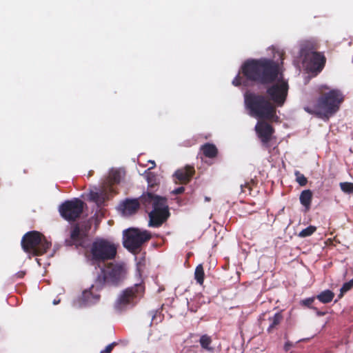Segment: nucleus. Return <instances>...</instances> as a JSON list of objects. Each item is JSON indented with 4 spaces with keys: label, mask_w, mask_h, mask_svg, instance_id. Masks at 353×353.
I'll use <instances>...</instances> for the list:
<instances>
[{
    "label": "nucleus",
    "mask_w": 353,
    "mask_h": 353,
    "mask_svg": "<svg viewBox=\"0 0 353 353\" xmlns=\"http://www.w3.org/2000/svg\"><path fill=\"white\" fill-rule=\"evenodd\" d=\"M241 74L248 81L267 85L266 97L277 107H282L287 99L289 85L280 72L279 63L271 59H250L241 68Z\"/></svg>",
    "instance_id": "f257e3e1"
},
{
    "label": "nucleus",
    "mask_w": 353,
    "mask_h": 353,
    "mask_svg": "<svg viewBox=\"0 0 353 353\" xmlns=\"http://www.w3.org/2000/svg\"><path fill=\"white\" fill-rule=\"evenodd\" d=\"M327 91H322L314 104L306 105L304 110L315 117L327 121L336 114L345 101V94L337 88L329 89L324 87Z\"/></svg>",
    "instance_id": "f03ea898"
},
{
    "label": "nucleus",
    "mask_w": 353,
    "mask_h": 353,
    "mask_svg": "<svg viewBox=\"0 0 353 353\" xmlns=\"http://www.w3.org/2000/svg\"><path fill=\"white\" fill-rule=\"evenodd\" d=\"M244 102L251 117L270 122L279 121V117L276 114L275 105L266 96L254 92L246 93Z\"/></svg>",
    "instance_id": "7ed1b4c3"
},
{
    "label": "nucleus",
    "mask_w": 353,
    "mask_h": 353,
    "mask_svg": "<svg viewBox=\"0 0 353 353\" xmlns=\"http://www.w3.org/2000/svg\"><path fill=\"white\" fill-rule=\"evenodd\" d=\"M141 204L145 208H152L149 212V226L159 228L170 216L168 199L152 192H145L141 196Z\"/></svg>",
    "instance_id": "20e7f679"
},
{
    "label": "nucleus",
    "mask_w": 353,
    "mask_h": 353,
    "mask_svg": "<svg viewBox=\"0 0 353 353\" xmlns=\"http://www.w3.org/2000/svg\"><path fill=\"white\" fill-rule=\"evenodd\" d=\"M318 46L310 41L301 45V56L303 58V63L310 72L319 73L325 67L326 58L323 53L317 52Z\"/></svg>",
    "instance_id": "39448f33"
},
{
    "label": "nucleus",
    "mask_w": 353,
    "mask_h": 353,
    "mask_svg": "<svg viewBox=\"0 0 353 353\" xmlns=\"http://www.w3.org/2000/svg\"><path fill=\"white\" fill-rule=\"evenodd\" d=\"M23 250L33 256H41L46 253L51 243L39 232L32 230L26 233L21 239Z\"/></svg>",
    "instance_id": "423d86ee"
},
{
    "label": "nucleus",
    "mask_w": 353,
    "mask_h": 353,
    "mask_svg": "<svg viewBox=\"0 0 353 353\" xmlns=\"http://www.w3.org/2000/svg\"><path fill=\"white\" fill-rule=\"evenodd\" d=\"M90 254L92 261L99 264L114 259L117 254V246L111 241L97 238L91 245Z\"/></svg>",
    "instance_id": "0eeeda50"
},
{
    "label": "nucleus",
    "mask_w": 353,
    "mask_h": 353,
    "mask_svg": "<svg viewBox=\"0 0 353 353\" xmlns=\"http://www.w3.org/2000/svg\"><path fill=\"white\" fill-rule=\"evenodd\" d=\"M145 288L141 284H135L123 290L115 303V308L120 312L134 307L143 296Z\"/></svg>",
    "instance_id": "6e6552de"
},
{
    "label": "nucleus",
    "mask_w": 353,
    "mask_h": 353,
    "mask_svg": "<svg viewBox=\"0 0 353 353\" xmlns=\"http://www.w3.org/2000/svg\"><path fill=\"white\" fill-rule=\"evenodd\" d=\"M125 270L123 266L119 263H108L97 277L96 285L103 286L105 284L117 285L123 279Z\"/></svg>",
    "instance_id": "1a4fd4ad"
},
{
    "label": "nucleus",
    "mask_w": 353,
    "mask_h": 353,
    "mask_svg": "<svg viewBox=\"0 0 353 353\" xmlns=\"http://www.w3.org/2000/svg\"><path fill=\"white\" fill-rule=\"evenodd\" d=\"M151 234L146 230L129 228L123 231V246L130 252L137 253L142 245L151 239Z\"/></svg>",
    "instance_id": "9d476101"
},
{
    "label": "nucleus",
    "mask_w": 353,
    "mask_h": 353,
    "mask_svg": "<svg viewBox=\"0 0 353 353\" xmlns=\"http://www.w3.org/2000/svg\"><path fill=\"white\" fill-rule=\"evenodd\" d=\"M85 203L78 198L67 200L59 206V212L65 221L72 222L77 221L83 211Z\"/></svg>",
    "instance_id": "9b49d317"
},
{
    "label": "nucleus",
    "mask_w": 353,
    "mask_h": 353,
    "mask_svg": "<svg viewBox=\"0 0 353 353\" xmlns=\"http://www.w3.org/2000/svg\"><path fill=\"white\" fill-rule=\"evenodd\" d=\"M88 230L86 227L80 226L79 223L72 225L70 229L69 237L65 239V245L83 247L88 236Z\"/></svg>",
    "instance_id": "f8f14e48"
},
{
    "label": "nucleus",
    "mask_w": 353,
    "mask_h": 353,
    "mask_svg": "<svg viewBox=\"0 0 353 353\" xmlns=\"http://www.w3.org/2000/svg\"><path fill=\"white\" fill-rule=\"evenodd\" d=\"M268 121L266 120L259 121L254 128L262 145L266 148L268 147V143L274 133V128Z\"/></svg>",
    "instance_id": "ddd939ff"
},
{
    "label": "nucleus",
    "mask_w": 353,
    "mask_h": 353,
    "mask_svg": "<svg viewBox=\"0 0 353 353\" xmlns=\"http://www.w3.org/2000/svg\"><path fill=\"white\" fill-rule=\"evenodd\" d=\"M141 204V196L139 199H126L121 205V208L124 215L131 216L137 212Z\"/></svg>",
    "instance_id": "4468645a"
},
{
    "label": "nucleus",
    "mask_w": 353,
    "mask_h": 353,
    "mask_svg": "<svg viewBox=\"0 0 353 353\" xmlns=\"http://www.w3.org/2000/svg\"><path fill=\"white\" fill-rule=\"evenodd\" d=\"M194 172L193 166L186 165L183 168L177 170L174 173V176L181 184H187L190 181Z\"/></svg>",
    "instance_id": "2eb2a0df"
},
{
    "label": "nucleus",
    "mask_w": 353,
    "mask_h": 353,
    "mask_svg": "<svg viewBox=\"0 0 353 353\" xmlns=\"http://www.w3.org/2000/svg\"><path fill=\"white\" fill-rule=\"evenodd\" d=\"M94 287L92 285L90 289L85 290L82 292L80 300L83 305H91L97 303L100 298V295L93 292Z\"/></svg>",
    "instance_id": "dca6fc26"
},
{
    "label": "nucleus",
    "mask_w": 353,
    "mask_h": 353,
    "mask_svg": "<svg viewBox=\"0 0 353 353\" xmlns=\"http://www.w3.org/2000/svg\"><path fill=\"white\" fill-rule=\"evenodd\" d=\"M312 198L313 193L310 190H304L301 192L299 200L305 212L310 210Z\"/></svg>",
    "instance_id": "f3484780"
},
{
    "label": "nucleus",
    "mask_w": 353,
    "mask_h": 353,
    "mask_svg": "<svg viewBox=\"0 0 353 353\" xmlns=\"http://www.w3.org/2000/svg\"><path fill=\"white\" fill-rule=\"evenodd\" d=\"M200 150L205 157L210 159L216 157L218 154V150L216 145L210 143L202 145Z\"/></svg>",
    "instance_id": "a211bd4d"
},
{
    "label": "nucleus",
    "mask_w": 353,
    "mask_h": 353,
    "mask_svg": "<svg viewBox=\"0 0 353 353\" xmlns=\"http://www.w3.org/2000/svg\"><path fill=\"white\" fill-rule=\"evenodd\" d=\"M283 320V316L281 312H277L273 316H270L268 321L270 322L269 327L267 329L268 333H272L274 330L277 329V327Z\"/></svg>",
    "instance_id": "6ab92c4d"
},
{
    "label": "nucleus",
    "mask_w": 353,
    "mask_h": 353,
    "mask_svg": "<svg viewBox=\"0 0 353 353\" xmlns=\"http://www.w3.org/2000/svg\"><path fill=\"white\" fill-rule=\"evenodd\" d=\"M145 176L149 190L148 192H152L155 190L156 187L159 186V180L157 174L152 172H146Z\"/></svg>",
    "instance_id": "aec40b11"
},
{
    "label": "nucleus",
    "mask_w": 353,
    "mask_h": 353,
    "mask_svg": "<svg viewBox=\"0 0 353 353\" xmlns=\"http://www.w3.org/2000/svg\"><path fill=\"white\" fill-rule=\"evenodd\" d=\"M212 343V337L208 334H203L199 339V343L201 347L207 351L211 352L213 347H211Z\"/></svg>",
    "instance_id": "412c9836"
},
{
    "label": "nucleus",
    "mask_w": 353,
    "mask_h": 353,
    "mask_svg": "<svg viewBox=\"0 0 353 353\" xmlns=\"http://www.w3.org/2000/svg\"><path fill=\"white\" fill-rule=\"evenodd\" d=\"M334 297V293L330 290H326L321 292L318 296L317 299L323 303H330Z\"/></svg>",
    "instance_id": "4be33fe9"
},
{
    "label": "nucleus",
    "mask_w": 353,
    "mask_h": 353,
    "mask_svg": "<svg viewBox=\"0 0 353 353\" xmlns=\"http://www.w3.org/2000/svg\"><path fill=\"white\" fill-rule=\"evenodd\" d=\"M204 270L201 264L196 266L194 272V278L198 283L202 285L204 281Z\"/></svg>",
    "instance_id": "5701e85b"
},
{
    "label": "nucleus",
    "mask_w": 353,
    "mask_h": 353,
    "mask_svg": "<svg viewBox=\"0 0 353 353\" xmlns=\"http://www.w3.org/2000/svg\"><path fill=\"white\" fill-rule=\"evenodd\" d=\"M103 192H92L90 194V199L97 204H101L104 202L105 197Z\"/></svg>",
    "instance_id": "b1692460"
},
{
    "label": "nucleus",
    "mask_w": 353,
    "mask_h": 353,
    "mask_svg": "<svg viewBox=\"0 0 353 353\" xmlns=\"http://www.w3.org/2000/svg\"><path fill=\"white\" fill-rule=\"evenodd\" d=\"M110 181L112 184L119 183L121 179L120 171L115 170H112L109 175Z\"/></svg>",
    "instance_id": "393cba45"
},
{
    "label": "nucleus",
    "mask_w": 353,
    "mask_h": 353,
    "mask_svg": "<svg viewBox=\"0 0 353 353\" xmlns=\"http://www.w3.org/2000/svg\"><path fill=\"white\" fill-rule=\"evenodd\" d=\"M316 230V227L314 225H310L306 228L302 230L299 234V236L301 238H305L311 236L313 233H314Z\"/></svg>",
    "instance_id": "a878e982"
},
{
    "label": "nucleus",
    "mask_w": 353,
    "mask_h": 353,
    "mask_svg": "<svg viewBox=\"0 0 353 353\" xmlns=\"http://www.w3.org/2000/svg\"><path fill=\"white\" fill-rule=\"evenodd\" d=\"M353 288V279L350 280L348 282L343 283L341 290L340 294H339V298L341 299L344 294Z\"/></svg>",
    "instance_id": "bb28decb"
},
{
    "label": "nucleus",
    "mask_w": 353,
    "mask_h": 353,
    "mask_svg": "<svg viewBox=\"0 0 353 353\" xmlns=\"http://www.w3.org/2000/svg\"><path fill=\"white\" fill-rule=\"evenodd\" d=\"M341 190L347 194L353 193V183L350 182H341L339 184Z\"/></svg>",
    "instance_id": "cd10ccee"
},
{
    "label": "nucleus",
    "mask_w": 353,
    "mask_h": 353,
    "mask_svg": "<svg viewBox=\"0 0 353 353\" xmlns=\"http://www.w3.org/2000/svg\"><path fill=\"white\" fill-rule=\"evenodd\" d=\"M296 176V181L301 186L306 185L307 183V178L304 174H301L299 171H296L294 173Z\"/></svg>",
    "instance_id": "c85d7f7f"
},
{
    "label": "nucleus",
    "mask_w": 353,
    "mask_h": 353,
    "mask_svg": "<svg viewBox=\"0 0 353 353\" xmlns=\"http://www.w3.org/2000/svg\"><path fill=\"white\" fill-rule=\"evenodd\" d=\"M314 297H310V298H307L305 299L301 300L300 301V304L302 306L307 307L308 308H311V309H312V310H314L315 311H317V308L316 307L312 306V304L314 303Z\"/></svg>",
    "instance_id": "c756f323"
},
{
    "label": "nucleus",
    "mask_w": 353,
    "mask_h": 353,
    "mask_svg": "<svg viewBox=\"0 0 353 353\" xmlns=\"http://www.w3.org/2000/svg\"><path fill=\"white\" fill-rule=\"evenodd\" d=\"M254 182L252 180L250 182H246L245 184L241 185V191L244 193L247 192V190L249 194H251L252 191V185H254Z\"/></svg>",
    "instance_id": "7c9ffc66"
},
{
    "label": "nucleus",
    "mask_w": 353,
    "mask_h": 353,
    "mask_svg": "<svg viewBox=\"0 0 353 353\" xmlns=\"http://www.w3.org/2000/svg\"><path fill=\"white\" fill-rule=\"evenodd\" d=\"M194 300H191V301L188 303L189 310L192 312H196L200 307L198 303L194 304Z\"/></svg>",
    "instance_id": "2f4dec72"
},
{
    "label": "nucleus",
    "mask_w": 353,
    "mask_h": 353,
    "mask_svg": "<svg viewBox=\"0 0 353 353\" xmlns=\"http://www.w3.org/2000/svg\"><path fill=\"white\" fill-rule=\"evenodd\" d=\"M115 345H116V343H112L111 344H109L103 350V353H110Z\"/></svg>",
    "instance_id": "473e14b6"
},
{
    "label": "nucleus",
    "mask_w": 353,
    "mask_h": 353,
    "mask_svg": "<svg viewBox=\"0 0 353 353\" xmlns=\"http://www.w3.org/2000/svg\"><path fill=\"white\" fill-rule=\"evenodd\" d=\"M232 84L235 86L241 85V77L238 74L232 81Z\"/></svg>",
    "instance_id": "72a5a7b5"
},
{
    "label": "nucleus",
    "mask_w": 353,
    "mask_h": 353,
    "mask_svg": "<svg viewBox=\"0 0 353 353\" xmlns=\"http://www.w3.org/2000/svg\"><path fill=\"white\" fill-rule=\"evenodd\" d=\"M184 191H185V188L181 186V187H179L176 189H174V190H172V193L173 194H182Z\"/></svg>",
    "instance_id": "f704fd0d"
},
{
    "label": "nucleus",
    "mask_w": 353,
    "mask_h": 353,
    "mask_svg": "<svg viewBox=\"0 0 353 353\" xmlns=\"http://www.w3.org/2000/svg\"><path fill=\"white\" fill-rule=\"evenodd\" d=\"M25 274H26V272L19 271L14 274V277L17 278V279H22V278H23Z\"/></svg>",
    "instance_id": "c9c22d12"
},
{
    "label": "nucleus",
    "mask_w": 353,
    "mask_h": 353,
    "mask_svg": "<svg viewBox=\"0 0 353 353\" xmlns=\"http://www.w3.org/2000/svg\"><path fill=\"white\" fill-rule=\"evenodd\" d=\"M291 346H292V345L290 342H286L284 345V350L285 351H288Z\"/></svg>",
    "instance_id": "e433bc0d"
},
{
    "label": "nucleus",
    "mask_w": 353,
    "mask_h": 353,
    "mask_svg": "<svg viewBox=\"0 0 353 353\" xmlns=\"http://www.w3.org/2000/svg\"><path fill=\"white\" fill-rule=\"evenodd\" d=\"M317 314H318L319 316H323V315L325 314V313H324V312H319V311H317Z\"/></svg>",
    "instance_id": "4c0bfd02"
},
{
    "label": "nucleus",
    "mask_w": 353,
    "mask_h": 353,
    "mask_svg": "<svg viewBox=\"0 0 353 353\" xmlns=\"http://www.w3.org/2000/svg\"><path fill=\"white\" fill-rule=\"evenodd\" d=\"M59 302V301H54V304L56 305V304H58V303Z\"/></svg>",
    "instance_id": "58836bf2"
},
{
    "label": "nucleus",
    "mask_w": 353,
    "mask_h": 353,
    "mask_svg": "<svg viewBox=\"0 0 353 353\" xmlns=\"http://www.w3.org/2000/svg\"><path fill=\"white\" fill-rule=\"evenodd\" d=\"M205 201H209L210 200V198H208V197H205Z\"/></svg>",
    "instance_id": "ea45409f"
}]
</instances>
